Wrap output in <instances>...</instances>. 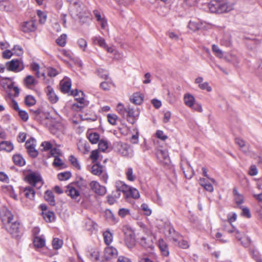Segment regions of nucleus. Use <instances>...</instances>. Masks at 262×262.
Wrapping results in <instances>:
<instances>
[{"mask_svg": "<svg viewBox=\"0 0 262 262\" xmlns=\"http://www.w3.org/2000/svg\"><path fill=\"white\" fill-rule=\"evenodd\" d=\"M98 74L100 77L104 79H107L108 75L107 71L103 69L98 70Z\"/></svg>", "mask_w": 262, "mask_h": 262, "instance_id": "64", "label": "nucleus"}, {"mask_svg": "<svg viewBox=\"0 0 262 262\" xmlns=\"http://www.w3.org/2000/svg\"><path fill=\"white\" fill-rule=\"evenodd\" d=\"M43 218L47 222H52L55 219V214L53 212L48 211L47 212H42Z\"/></svg>", "mask_w": 262, "mask_h": 262, "instance_id": "38", "label": "nucleus"}, {"mask_svg": "<svg viewBox=\"0 0 262 262\" xmlns=\"http://www.w3.org/2000/svg\"><path fill=\"white\" fill-rule=\"evenodd\" d=\"M208 7L210 12L221 14L227 12L231 10L230 7L224 1L213 0L208 4Z\"/></svg>", "mask_w": 262, "mask_h": 262, "instance_id": "2", "label": "nucleus"}, {"mask_svg": "<svg viewBox=\"0 0 262 262\" xmlns=\"http://www.w3.org/2000/svg\"><path fill=\"white\" fill-rule=\"evenodd\" d=\"M71 82L70 79L61 81L60 82L61 91L63 93H70L71 95L74 96H80V94H81L82 96H83V92L81 91H78L76 89L71 91Z\"/></svg>", "mask_w": 262, "mask_h": 262, "instance_id": "5", "label": "nucleus"}, {"mask_svg": "<svg viewBox=\"0 0 262 262\" xmlns=\"http://www.w3.org/2000/svg\"><path fill=\"white\" fill-rule=\"evenodd\" d=\"M115 186L117 191L122 192L124 198H126L130 186L125 184L124 182L120 181L116 182Z\"/></svg>", "mask_w": 262, "mask_h": 262, "instance_id": "15", "label": "nucleus"}, {"mask_svg": "<svg viewBox=\"0 0 262 262\" xmlns=\"http://www.w3.org/2000/svg\"><path fill=\"white\" fill-rule=\"evenodd\" d=\"M35 140L33 138H31L27 140L25 143V147L28 150L31 148L35 147Z\"/></svg>", "mask_w": 262, "mask_h": 262, "instance_id": "53", "label": "nucleus"}, {"mask_svg": "<svg viewBox=\"0 0 262 262\" xmlns=\"http://www.w3.org/2000/svg\"><path fill=\"white\" fill-rule=\"evenodd\" d=\"M27 179L32 187L40 188L42 184L41 178L39 174L35 172L30 173L27 176Z\"/></svg>", "mask_w": 262, "mask_h": 262, "instance_id": "8", "label": "nucleus"}, {"mask_svg": "<svg viewBox=\"0 0 262 262\" xmlns=\"http://www.w3.org/2000/svg\"><path fill=\"white\" fill-rule=\"evenodd\" d=\"M69 10L71 15L73 18L77 17L80 21L84 23L89 17L90 13L79 1L70 2Z\"/></svg>", "mask_w": 262, "mask_h": 262, "instance_id": "1", "label": "nucleus"}, {"mask_svg": "<svg viewBox=\"0 0 262 262\" xmlns=\"http://www.w3.org/2000/svg\"><path fill=\"white\" fill-rule=\"evenodd\" d=\"M241 208L242 209V214L246 217L247 218H250L251 217V215L250 212V210L246 207L242 206Z\"/></svg>", "mask_w": 262, "mask_h": 262, "instance_id": "56", "label": "nucleus"}, {"mask_svg": "<svg viewBox=\"0 0 262 262\" xmlns=\"http://www.w3.org/2000/svg\"><path fill=\"white\" fill-rule=\"evenodd\" d=\"M13 160L15 164L19 166H24L26 163L25 160L20 155L13 156Z\"/></svg>", "mask_w": 262, "mask_h": 262, "instance_id": "32", "label": "nucleus"}, {"mask_svg": "<svg viewBox=\"0 0 262 262\" xmlns=\"http://www.w3.org/2000/svg\"><path fill=\"white\" fill-rule=\"evenodd\" d=\"M37 14L39 18V23L41 24H44L46 21V15L41 10H37Z\"/></svg>", "mask_w": 262, "mask_h": 262, "instance_id": "52", "label": "nucleus"}, {"mask_svg": "<svg viewBox=\"0 0 262 262\" xmlns=\"http://www.w3.org/2000/svg\"><path fill=\"white\" fill-rule=\"evenodd\" d=\"M72 176L70 171H66L59 173L58 174V178L60 181H65L69 179Z\"/></svg>", "mask_w": 262, "mask_h": 262, "instance_id": "44", "label": "nucleus"}, {"mask_svg": "<svg viewBox=\"0 0 262 262\" xmlns=\"http://www.w3.org/2000/svg\"><path fill=\"white\" fill-rule=\"evenodd\" d=\"M90 186L93 191L99 195H104L106 192L105 187L100 185L97 181H92Z\"/></svg>", "mask_w": 262, "mask_h": 262, "instance_id": "10", "label": "nucleus"}, {"mask_svg": "<svg viewBox=\"0 0 262 262\" xmlns=\"http://www.w3.org/2000/svg\"><path fill=\"white\" fill-rule=\"evenodd\" d=\"M107 120L109 123L112 125H115L116 121L118 119V116L113 114H108L107 116Z\"/></svg>", "mask_w": 262, "mask_h": 262, "instance_id": "49", "label": "nucleus"}, {"mask_svg": "<svg viewBox=\"0 0 262 262\" xmlns=\"http://www.w3.org/2000/svg\"><path fill=\"white\" fill-rule=\"evenodd\" d=\"M52 244L54 249L58 250L62 246L63 241L58 238H54Z\"/></svg>", "mask_w": 262, "mask_h": 262, "instance_id": "40", "label": "nucleus"}, {"mask_svg": "<svg viewBox=\"0 0 262 262\" xmlns=\"http://www.w3.org/2000/svg\"><path fill=\"white\" fill-rule=\"evenodd\" d=\"M67 35L62 34L57 39L56 43L60 47H64L66 43Z\"/></svg>", "mask_w": 262, "mask_h": 262, "instance_id": "46", "label": "nucleus"}, {"mask_svg": "<svg viewBox=\"0 0 262 262\" xmlns=\"http://www.w3.org/2000/svg\"><path fill=\"white\" fill-rule=\"evenodd\" d=\"M156 155L157 158L164 163L167 164L169 162V157L166 149H158Z\"/></svg>", "mask_w": 262, "mask_h": 262, "instance_id": "18", "label": "nucleus"}, {"mask_svg": "<svg viewBox=\"0 0 262 262\" xmlns=\"http://www.w3.org/2000/svg\"><path fill=\"white\" fill-rule=\"evenodd\" d=\"M105 213L107 219H111L114 222L116 221L115 215L111 210L107 209L105 211Z\"/></svg>", "mask_w": 262, "mask_h": 262, "instance_id": "62", "label": "nucleus"}, {"mask_svg": "<svg viewBox=\"0 0 262 262\" xmlns=\"http://www.w3.org/2000/svg\"><path fill=\"white\" fill-rule=\"evenodd\" d=\"M13 149V145L11 142L8 141H2L0 142V150L10 152Z\"/></svg>", "mask_w": 262, "mask_h": 262, "instance_id": "24", "label": "nucleus"}, {"mask_svg": "<svg viewBox=\"0 0 262 262\" xmlns=\"http://www.w3.org/2000/svg\"><path fill=\"white\" fill-rule=\"evenodd\" d=\"M6 230L12 235L13 237L18 238L21 234L20 224L15 221L11 222L5 227Z\"/></svg>", "mask_w": 262, "mask_h": 262, "instance_id": "6", "label": "nucleus"}, {"mask_svg": "<svg viewBox=\"0 0 262 262\" xmlns=\"http://www.w3.org/2000/svg\"><path fill=\"white\" fill-rule=\"evenodd\" d=\"M74 184L79 188L81 193L85 196L89 195L90 189L88 186V182L81 177L77 178Z\"/></svg>", "mask_w": 262, "mask_h": 262, "instance_id": "9", "label": "nucleus"}, {"mask_svg": "<svg viewBox=\"0 0 262 262\" xmlns=\"http://www.w3.org/2000/svg\"><path fill=\"white\" fill-rule=\"evenodd\" d=\"M98 146L100 150L104 151L108 148V142L105 140L101 139L99 141Z\"/></svg>", "mask_w": 262, "mask_h": 262, "instance_id": "48", "label": "nucleus"}, {"mask_svg": "<svg viewBox=\"0 0 262 262\" xmlns=\"http://www.w3.org/2000/svg\"><path fill=\"white\" fill-rule=\"evenodd\" d=\"M69 161L71 164L78 169H81L80 165L77 159L73 155H71L69 157Z\"/></svg>", "mask_w": 262, "mask_h": 262, "instance_id": "47", "label": "nucleus"}, {"mask_svg": "<svg viewBox=\"0 0 262 262\" xmlns=\"http://www.w3.org/2000/svg\"><path fill=\"white\" fill-rule=\"evenodd\" d=\"M184 100L185 104L187 106H189V107H193V104L194 103L195 99L192 95L189 94H186L184 96Z\"/></svg>", "mask_w": 262, "mask_h": 262, "instance_id": "28", "label": "nucleus"}, {"mask_svg": "<svg viewBox=\"0 0 262 262\" xmlns=\"http://www.w3.org/2000/svg\"><path fill=\"white\" fill-rule=\"evenodd\" d=\"M1 218L4 226L13 220V216L11 212L7 209H4L0 213Z\"/></svg>", "mask_w": 262, "mask_h": 262, "instance_id": "12", "label": "nucleus"}, {"mask_svg": "<svg viewBox=\"0 0 262 262\" xmlns=\"http://www.w3.org/2000/svg\"><path fill=\"white\" fill-rule=\"evenodd\" d=\"M122 231L125 235V245L129 249H132L136 244L135 235L134 231L128 226H124Z\"/></svg>", "mask_w": 262, "mask_h": 262, "instance_id": "3", "label": "nucleus"}, {"mask_svg": "<svg viewBox=\"0 0 262 262\" xmlns=\"http://www.w3.org/2000/svg\"><path fill=\"white\" fill-rule=\"evenodd\" d=\"M45 199L48 202L50 205L54 206L55 204V201L54 199V195L52 191L50 190H47L45 193Z\"/></svg>", "mask_w": 262, "mask_h": 262, "instance_id": "23", "label": "nucleus"}, {"mask_svg": "<svg viewBox=\"0 0 262 262\" xmlns=\"http://www.w3.org/2000/svg\"><path fill=\"white\" fill-rule=\"evenodd\" d=\"M103 167L99 164H95L92 167V173L95 175H100L102 173Z\"/></svg>", "mask_w": 262, "mask_h": 262, "instance_id": "34", "label": "nucleus"}, {"mask_svg": "<svg viewBox=\"0 0 262 262\" xmlns=\"http://www.w3.org/2000/svg\"><path fill=\"white\" fill-rule=\"evenodd\" d=\"M46 92L48 97V99L52 103H55L58 100V97L57 95L55 93L53 88L48 85L46 88Z\"/></svg>", "mask_w": 262, "mask_h": 262, "instance_id": "17", "label": "nucleus"}, {"mask_svg": "<svg viewBox=\"0 0 262 262\" xmlns=\"http://www.w3.org/2000/svg\"><path fill=\"white\" fill-rule=\"evenodd\" d=\"M127 108H128V105L125 106L122 103H119L117 106L116 110L123 118H125L127 112Z\"/></svg>", "mask_w": 262, "mask_h": 262, "instance_id": "30", "label": "nucleus"}, {"mask_svg": "<svg viewBox=\"0 0 262 262\" xmlns=\"http://www.w3.org/2000/svg\"><path fill=\"white\" fill-rule=\"evenodd\" d=\"M248 173L251 176H256L258 173V170L255 165L250 166Z\"/></svg>", "mask_w": 262, "mask_h": 262, "instance_id": "61", "label": "nucleus"}, {"mask_svg": "<svg viewBox=\"0 0 262 262\" xmlns=\"http://www.w3.org/2000/svg\"><path fill=\"white\" fill-rule=\"evenodd\" d=\"M159 246L162 255L164 256H168L169 254L168 246L163 239H161L159 240Z\"/></svg>", "mask_w": 262, "mask_h": 262, "instance_id": "20", "label": "nucleus"}, {"mask_svg": "<svg viewBox=\"0 0 262 262\" xmlns=\"http://www.w3.org/2000/svg\"><path fill=\"white\" fill-rule=\"evenodd\" d=\"M61 154V152L59 149L57 148H51L50 149V155L51 156L55 158L56 156H59Z\"/></svg>", "mask_w": 262, "mask_h": 262, "instance_id": "63", "label": "nucleus"}, {"mask_svg": "<svg viewBox=\"0 0 262 262\" xmlns=\"http://www.w3.org/2000/svg\"><path fill=\"white\" fill-rule=\"evenodd\" d=\"M90 142L92 144H96L99 141L100 136L97 133H92L88 135Z\"/></svg>", "mask_w": 262, "mask_h": 262, "instance_id": "35", "label": "nucleus"}, {"mask_svg": "<svg viewBox=\"0 0 262 262\" xmlns=\"http://www.w3.org/2000/svg\"><path fill=\"white\" fill-rule=\"evenodd\" d=\"M77 43L79 47L83 50L85 51V49L87 46V42L83 38H80L77 40Z\"/></svg>", "mask_w": 262, "mask_h": 262, "instance_id": "57", "label": "nucleus"}, {"mask_svg": "<svg viewBox=\"0 0 262 262\" xmlns=\"http://www.w3.org/2000/svg\"><path fill=\"white\" fill-rule=\"evenodd\" d=\"M21 192L30 200H33L35 194V191L32 186H28L23 188L21 190Z\"/></svg>", "mask_w": 262, "mask_h": 262, "instance_id": "19", "label": "nucleus"}, {"mask_svg": "<svg viewBox=\"0 0 262 262\" xmlns=\"http://www.w3.org/2000/svg\"><path fill=\"white\" fill-rule=\"evenodd\" d=\"M212 49L216 56L219 57V58H222L223 57V52L221 50L219 49L217 46L213 45L212 46Z\"/></svg>", "mask_w": 262, "mask_h": 262, "instance_id": "51", "label": "nucleus"}, {"mask_svg": "<svg viewBox=\"0 0 262 262\" xmlns=\"http://www.w3.org/2000/svg\"><path fill=\"white\" fill-rule=\"evenodd\" d=\"M18 112L20 118L23 121H26L27 120H28L29 116L28 113L26 111L20 110Z\"/></svg>", "mask_w": 262, "mask_h": 262, "instance_id": "59", "label": "nucleus"}, {"mask_svg": "<svg viewBox=\"0 0 262 262\" xmlns=\"http://www.w3.org/2000/svg\"><path fill=\"white\" fill-rule=\"evenodd\" d=\"M30 113L33 116V118L38 122L42 120L44 116L43 113L39 108H37L36 110H30Z\"/></svg>", "mask_w": 262, "mask_h": 262, "instance_id": "21", "label": "nucleus"}, {"mask_svg": "<svg viewBox=\"0 0 262 262\" xmlns=\"http://www.w3.org/2000/svg\"><path fill=\"white\" fill-rule=\"evenodd\" d=\"M140 196V194L139 191L135 188L131 187H129L128 192L127 193V196H126V199L127 200L129 198H132L133 199H138Z\"/></svg>", "mask_w": 262, "mask_h": 262, "instance_id": "26", "label": "nucleus"}, {"mask_svg": "<svg viewBox=\"0 0 262 262\" xmlns=\"http://www.w3.org/2000/svg\"><path fill=\"white\" fill-rule=\"evenodd\" d=\"M129 214V210L126 208H121L118 211V215L121 217H124Z\"/></svg>", "mask_w": 262, "mask_h": 262, "instance_id": "60", "label": "nucleus"}, {"mask_svg": "<svg viewBox=\"0 0 262 262\" xmlns=\"http://www.w3.org/2000/svg\"><path fill=\"white\" fill-rule=\"evenodd\" d=\"M118 252L116 248L113 247H107L104 251V257L107 261L110 260L117 256Z\"/></svg>", "mask_w": 262, "mask_h": 262, "instance_id": "14", "label": "nucleus"}, {"mask_svg": "<svg viewBox=\"0 0 262 262\" xmlns=\"http://www.w3.org/2000/svg\"><path fill=\"white\" fill-rule=\"evenodd\" d=\"M170 238L173 244L176 245V243L182 238V236L180 233L176 232L175 234L170 235Z\"/></svg>", "mask_w": 262, "mask_h": 262, "instance_id": "55", "label": "nucleus"}, {"mask_svg": "<svg viewBox=\"0 0 262 262\" xmlns=\"http://www.w3.org/2000/svg\"><path fill=\"white\" fill-rule=\"evenodd\" d=\"M235 142L240 147V148L244 152H247L248 151V149L246 148L245 141L243 139L239 138H236L235 139Z\"/></svg>", "mask_w": 262, "mask_h": 262, "instance_id": "42", "label": "nucleus"}, {"mask_svg": "<svg viewBox=\"0 0 262 262\" xmlns=\"http://www.w3.org/2000/svg\"><path fill=\"white\" fill-rule=\"evenodd\" d=\"M130 100L135 104L139 105L142 102L143 98L139 94L136 93L130 98Z\"/></svg>", "mask_w": 262, "mask_h": 262, "instance_id": "33", "label": "nucleus"}, {"mask_svg": "<svg viewBox=\"0 0 262 262\" xmlns=\"http://www.w3.org/2000/svg\"><path fill=\"white\" fill-rule=\"evenodd\" d=\"M240 242L241 245L245 248L249 247L251 243V240L249 236L244 237Z\"/></svg>", "mask_w": 262, "mask_h": 262, "instance_id": "50", "label": "nucleus"}, {"mask_svg": "<svg viewBox=\"0 0 262 262\" xmlns=\"http://www.w3.org/2000/svg\"><path fill=\"white\" fill-rule=\"evenodd\" d=\"M125 174L127 179L129 181H134L136 179L135 175L133 174V170L132 167H128L126 170Z\"/></svg>", "mask_w": 262, "mask_h": 262, "instance_id": "43", "label": "nucleus"}, {"mask_svg": "<svg viewBox=\"0 0 262 262\" xmlns=\"http://www.w3.org/2000/svg\"><path fill=\"white\" fill-rule=\"evenodd\" d=\"M103 237L104 243L107 245H109L112 242L113 240V235L110 232V231L107 230L103 233Z\"/></svg>", "mask_w": 262, "mask_h": 262, "instance_id": "39", "label": "nucleus"}, {"mask_svg": "<svg viewBox=\"0 0 262 262\" xmlns=\"http://www.w3.org/2000/svg\"><path fill=\"white\" fill-rule=\"evenodd\" d=\"M176 245L182 249H187L189 247V244L187 241L183 240L182 238L176 243Z\"/></svg>", "mask_w": 262, "mask_h": 262, "instance_id": "54", "label": "nucleus"}, {"mask_svg": "<svg viewBox=\"0 0 262 262\" xmlns=\"http://www.w3.org/2000/svg\"><path fill=\"white\" fill-rule=\"evenodd\" d=\"M139 243L141 246L145 248H154V246L151 242V239H147L145 237H142Z\"/></svg>", "mask_w": 262, "mask_h": 262, "instance_id": "22", "label": "nucleus"}, {"mask_svg": "<svg viewBox=\"0 0 262 262\" xmlns=\"http://www.w3.org/2000/svg\"><path fill=\"white\" fill-rule=\"evenodd\" d=\"M66 193L67 195L70 196L72 199L74 200L76 202L80 201V192L73 186L71 185H68Z\"/></svg>", "mask_w": 262, "mask_h": 262, "instance_id": "11", "label": "nucleus"}, {"mask_svg": "<svg viewBox=\"0 0 262 262\" xmlns=\"http://www.w3.org/2000/svg\"><path fill=\"white\" fill-rule=\"evenodd\" d=\"M27 152L30 156L33 158H36L38 155V152L35 147L28 149Z\"/></svg>", "mask_w": 262, "mask_h": 262, "instance_id": "58", "label": "nucleus"}, {"mask_svg": "<svg viewBox=\"0 0 262 262\" xmlns=\"http://www.w3.org/2000/svg\"><path fill=\"white\" fill-rule=\"evenodd\" d=\"M25 102L27 105L32 106L35 104L36 100L33 96L27 95L25 97Z\"/></svg>", "mask_w": 262, "mask_h": 262, "instance_id": "45", "label": "nucleus"}, {"mask_svg": "<svg viewBox=\"0 0 262 262\" xmlns=\"http://www.w3.org/2000/svg\"><path fill=\"white\" fill-rule=\"evenodd\" d=\"M24 84L29 88L33 86L35 84V80L34 78L31 75H28L24 80Z\"/></svg>", "mask_w": 262, "mask_h": 262, "instance_id": "37", "label": "nucleus"}, {"mask_svg": "<svg viewBox=\"0 0 262 262\" xmlns=\"http://www.w3.org/2000/svg\"><path fill=\"white\" fill-rule=\"evenodd\" d=\"M229 233H235V238L238 241H240L242 240L243 237L245 234L244 233H241L238 230L235 229L234 227H232V229L228 230Z\"/></svg>", "mask_w": 262, "mask_h": 262, "instance_id": "41", "label": "nucleus"}, {"mask_svg": "<svg viewBox=\"0 0 262 262\" xmlns=\"http://www.w3.org/2000/svg\"><path fill=\"white\" fill-rule=\"evenodd\" d=\"M92 40L94 44L98 45L103 48H104V47H106V43L105 41V40L100 36H96L93 37L92 38Z\"/></svg>", "mask_w": 262, "mask_h": 262, "instance_id": "31", "label": "nucleus"}, {"mask_svg": "<svg viewBox=\"0 0 262 262\" xmlns=\"http://www.w3.org/2000/svg\"><path fill=\"white\" fill-rule=\"evenodd\" d=\"M45 239L40 236H35L34 239L33 243L36 248H40L45 245Z\"/></svg>", "mask_w": 262, "mask_h": 262, "instance_id": "27", "label": "nucleus"}, {"mask_svg": "<svg viewBox=\"0 0 262 262\" xmlns=\"http://www.w3.org/2000/svg\"><path fill=\"white\" fill-rule=\"evenodd\" d=\"M140 115L139 108L137 107H134L128 105L125 118L127 121L131 124H134L137 121Z\"/></svg>", "mask_w": 262, "mask_h": 262, "instance_id": "4", "label": "nucleus"}, {"mask_svg": "<svg viewBox=\"0 0 262 262\" xmlns=\"http://www.w3.org/2000/svg\"><path fill=\"white\" fill-rule=\"evenodd\" d=\"M233 193L234 195L235 201L237 205H240L244 203L243 196L238 193L236 188H233Z\"/></svg>", "mask_w": 262, "mask_h": 262, "instance_id": "29", "label": "nucleus"}, {"mask_svg": "<svg viewBox=\"0 0 262 262\" xmlns=\"http://www.w3.org/2000/svg\"><path fill=\"white\" fill-rule=\"evenodd\" d=\"M119 146L118 151L122 156L127 158L133 156V150L129 145L127 144H121Z\"/></svg>", "mask_w": 262, "mask_h": 262, "instance_id": "13", "label": "nucleus"}, {"mask_svg": "<svg viewBox=\"0 0 262 262\" xmlns=\"http://www.w3.org/2000/svg\"><path fill=\"white\" fill-rule=\"evenodd\" d=\"M21 28L24 32L28 33L35 31L36 27L33 20H29L23 23Z\"/></svg>", "mask_w": 262, "mask_h": 262, "instance_id": "16", "label": "nucleus"}, {"mask_svg": "<svg viewBox=\"0 0 262 262\" xmlns=\"http://www.w3.org/2000/svg\"><path fill=\"white\" fill-rule=\"evenodd\" d=\"M7 70L9 71L18 72L24 69L23 63L19 59H12L6 63Z\"/></svg>", "mask_w": 262, "mask_h": 262, "instance_id": "7", "label": "nucleus"}, {"mask_svg": "<svg viewBox=\"0 0 262 262\" xmlns=\"http://www.w3.org/2000/svg\"><path fill=\"white\" fill-rule=\"evenodd\" d=\"M81 117L83 120L90 121H96L97 119V116L94 114L91 113L90 114L83 112L82 115H81Z\"/></svg>", "mask_w": 262, "mask_h": 262, "instance_id": "36", "label": "nucleus"}, {"mask_svg": "<svg viewBox=\"0 0 262 262\" xmlns=\"http://www.w3.org/2000/svg\"><path fill=\"white\" fill-rule=\"evenodd\" d=\"M52 165L54 167L59 168V169H63L67 167L65 163L59 157V156H56L55 158H54Z\"/></svg>", "mask_w": 262, "mask_h": 262, "instance_id": "25", "label": "nucleus"}]
</instances>
